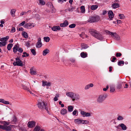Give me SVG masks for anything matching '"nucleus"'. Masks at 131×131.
I'll use <instances>...</instances> for the list:
<instances>
[{
  "label": "nucleus",
  "instance_id": "f8f14e48",
  "mask_svg": "<svg viewBox=\"0 0 131 131\" xmlns=\"http://www.w3.org/2000/svg\"><path fill=\"white\" fill-rule=\"evenodd\" d=\"M68 21L67 20H65L63 23L60 24V25L61 27H65L68 25Z\"/></svg>",
  "mask_w": 131,
  "mask_h": 131
},
{
  "label": "nucleus",
  "instance_id": "f3484780",
  "mask_svg": "<svg viewBox=\"0 0 131 131\" xmlns=\"http://www.w3.org/2000/svg\"><path fill=\"white\" fill-rule=\"evenodd\" d=\"M93 83H90V84H88L85 86L84 89L85 90H87L90 88V87H93Z\"/></svg>",
  "mask_w": 131,
  "mask_h": 131
},
{
  "label": "nucleus",
  "instance_id": "58836bf2",
  "mask_svg": "<svg viewBox=\"0 0 131 131\" xmlns=\"http://www.w3.org/2000/svg\"><path fill=\"white\" fill-rule=\"evenodd\" d=\"M81 119H75L74 122L75 123L79 124L81 123Z\"/></svg>",
  "mask_w": 131,
  "mask_h": 131
},
{
  "label": "nucleus",
  "instance_id": "603ef678",
  "mask_svg": "<svg viewBox=\"0 0 131 131\" xmlns=\"http://www.w3.org/2000/svg\"><path fill=\"white\" fill-rule=\"evenodd\" d=\"M39 3L42 5H44L45 4V3L44 1L43 0H39Z\"/></svg>",
  "mask_w": 131,
  "mask_h": 131
},
{
  "label": "nucleus",
  "instance_id": "338daca9",
  "mask_svg": "<svg viewBox=\"0 0 131 131\" xmlns=\"http://www.w3.org/2000/svg\"><path fill=\"white\" fill-rule=\"evenodd\" d=\"M121 20H117L116 21V22L118 24H120L121 23Z\"/></svg>",
  "mask_w": 131,
  "mask_h": 131
},
{
  "label": "nucleus",
  "instance_id": "39448f33",
  "mask_svg": "<svg viewBox=\"0 0 131 131\" xmlns=\"http://www.w3.org/2000/svg\"><path fill=\"white\" fill-rule=\"evenodd\" d=\"M106 97V95L104 94L99 95L97 100V103H102L105 100Z\"/></svg>",
  "mask_w": 131,
  "mask_h": 131
},
{
  "label": "nucleus",
  "instance_id": "412c9836",
  "mask_svg": "<svg viewBox=\"0 0 131 131\" xmlns=\"http://www.w3.org/2000/svg\"><path fill=\"white\" fill-rule=\"evenodd\" d=\"M112 6L114 8H116L119 7V5L117 3H114L112 4Z\"/></svg>",
  "mask_w": 131,
  "mask_h": 131
},
{
  "label": "nucleus",
  "instance_id": "680f3d73",
  "mask_svg": "<svg viewBox=\"0 0 131 131\" xmlns=\"http://www.w3.org/2000/svg\"><path fill=\"white\" fill-rule=\"evenodd\" d=\"M109 86L108 85L107 86H106V88H104L103 89V90L104 91H106L107 89L108 88Z\"/></svg>",
  "mask_w": 131,
  "mask_h": 131
},
{
  "label": "nucleus",
  "instance_id": "4c0bfd02",
  "mask_svg": "<svg viewBox=\"0 0 131 131\" xmlns=\"http://www.w3.org/2000/svg\"><path fill=\"white\" fill-rule=\"evenodd\" d=\"M22 87L23 89L24 90H27V91H29V88L27 86L25 85L22 84Z\"/></svg>",
  "mask_w": 131,
  "mask_h": 131
},
{
  "label": "nucleus",
  "instance_id": "423d86ee",
  "mask_svg": "<svg viewBox=\"0 0 131 131\" xmlns=\"http://www.w3.org/2000/svg\"><path fill=\"white\" fill-rule=\"evenodd\" d=\"M18 45V44L16 45L13 48V51L14 53H16L17 51L20 53L23 52V49L19 47Z\"/></svg>",
  "mask_w": 131,
  "mask_h": 131
},
{
  "label": "nucleus",
  "instance_id": "5fc2aeb1",
  "mask_svg": "<svg viewBox=\"0 0 131 131\" xmlns=\"http://www.w3.org/2000/svg\"><path fill=\"white\" fill-rule=\"evenodd\" d=\"M15 29L14 27H12L11 30L10 32H14L15 31Z\"/></svg>",
  "mask_w": 131,
  "mask_h": 131
},
{
  "label": "nucleus",
  "instance_id": "4468645a",
  "mask_svg": "<svg viewBox=\"0 0 131 131\" xmlns=\"http://www.w3.org/2000/svg\"><path fill=\"white\" fill-rule=\"evenodd\" d=\"M14 126L12 125H10L8 126H5V130L6 131H9L11 130V128Z\"/></svg>",
  "mask_w": 131,
  "mask_h": 131
},
{
  "label": "nucleus",
  "instance_id": "ea45409f",
  "mask_svg": "<svg viewBox=\"0 0 131 131\" xmlns=\"http://www.w3.org/2000/svg\"><path fill=\"white\" fill-rule=\"evenodd\" d=\"M44 40L46 42H48L50 40V38L48 37H44Z\"/></svg>",
  "mask_w": 131,
  "mask_h": 131
},
{
  "label": "nucleus",
  "instance_id": "f704fd0d",
  "mask_svg": "<svg viewBox=\"0 0 131 131\" xmlns=\"http://www.w3.org/2000/svg\"><path fill=\"white\" fill-rule=\"evenodd\" d=\"M13 45V44L12 43H9L7 45V48L8 50H10L11 49V48Z\"/></svg>",
  "mask_w": 131,
  "mask_h": 131
},
{
  "label": "nucleus",
  "instance_id": "6e6d98bb",
  "mask_svg": "<svg viewBox=\"0 0 131 131\" xmlns=\"http://www.w3.org/2000/svg\"><path fill=\"white\" fill-rule=\"evenodd\" d=\"M26 45L27 47H29L30 46L29 42H27L26 43Z\"/></svg>",
  "mask_w": 131,
  "mask_h": 131
},
{
  "label": "nucleus",
  "instance_id": "0eeeda50",
  "mask_svg": "<svg viewBox=\"0 0 131 131\" xmlns=\"http://www.w3.org/2000/svg\"><path fill=\"white\" fill-rule=\"evenodd\" d=\"M16 62H15L13 63V64L14 66H23V62L20 59L17 57L16 58Z\"/></svg>",
  "mask_w": 131,
  "mask_h": 131
},
{
  "label": "nucleus",
  "instance_id": "393cba45",
  "mask_svg": "<svg viewBox=\"0 0 131 131\" xmlns=\"http://www.w3.org/2000/svg\"><path fill=\"white\" fill-rule=\"evenodd\" d=\"M22 34L23 37L26 38H28V35L27 33L25 31H23L22 32Z\"/></svg>",
  "mask_w": 131,
  "mask_h": 131
},
{
  "label": "nucleus",
  "instance_id": "c85d7f7f",
  "mask_svg": "<svg viewBox=\"0 0 131 131\" xmlns=\"http://www.w3.org/2000/svg\"><path fill=\"white\" fill-rule=\"evenodd\" d=\"M30 71V73L31 75H36L37 74L36 71H34L33 68H31Z\"/></svg>",
  "mask_w": 131,
  "mask_h": 131
},
{
  "label": "nucleus",
  "instance_id": "2f4dec72",
  "mask_svg": "<svg viewBox=\"0 0 131 131\" xmlns=\"http://www.w3.org/2000/svg\"><path fill=\"white\" fill-rule=\"evenodd\" d=\"M42 45L41 42H37L36 45V47L37 48H40L41 47Z\"/></svg>",
  "mask_w": 131,
  "mask_h": 131
},
{
  "label": "nucleus",
  "instance_id": "9b49d317",
  "mask_svg": "<svg viewBox=\"0 0 131 131\" xmlns=\"http://www.w3.org/2000/svg\"><path fill=\"white\" fill-rule=\"evenodd\" d=\"M108 15L109 18H110V20H112L114 17V14L112 10H110L108 13Z\"/></svg>",
  "mask_w": 131,
  "mask_h": 131
},
{
  "label": "nucleus",
  "instance_id": "a18cd8bd",
  "mask_svg": "<svg viewBox=\"0 0 131 131\" xmlns=\"http://www.w3.org/2000/svg\"><path fill=\"white\" fill-rule=\"evenodd\" d=\"M124 64V62L123 61H120L118 62V64L119 66H121L122 64L123 65Z\"/></svg>",
  "mask_w": 131,
  "mask_h": 131
},
{
  "label": "nucleus",
  "instance_id": "de8ad7c7",
  "mask_svg": "<svg viewBox=\"0 0 131 131\" xmlns=\"http://www.w3.org/2000/svg\"><path fill=\"white\" fill-rule=\"evenodd\" d=\"M6 42H0V46L2 47L6 45Z\"/></svg>",
  "mask_w": 131,
  "mask_h": 131
},
{
  "label": "nucleus",
  "instance_id": "72a5a7b5",
  "mask_svg": "<svg viewBox=\"0 0 131 131\" xmlns=\"http://www.w3.org/2000/svg\"><path fill=\"white\" fill-rule=\"evenodd\" d=\"M74 97L76 100H79L80 97L79 95L78 94H75L74 93Z\"/></svg>",
  "mask_w": 131,
  "mask_h": 131
},
{
  "label": "nucleus",
  "instance_id": "1a4fd4ad",
  "mask_svg": "<svg viewBox=\"0 0 131 131\" xmlns=\"http://www.w3.org/2000/svg\"><path fill=\"white\" fill-rule=\"evenodd\" d=\"M35 26V24L28 23L25 24L24 27L26 28H31Z\"/></svg>",
  "mask_w": 131,
  "mask_h": 131
},
{
  "label": "nucleus",
  "instance_id": "052dcab7",
  "mask_svg": "<svg viewBox=\"0 0 131 131\" xmlns=\"http://www.w3.org/2000/svg\"><path fill=\"white\" fill-rule=\"evenodd\" d=\"M27 12H22L20 14V15L21 16H23L24 14H26Z\"/></svg>",
  "mask_w": 131,
  "mask_h": 131
},
{
  "label": "nucleus",
  "instance_id": "f257e3e1",
  "mask_svg": "<svg viewBox=\"0 0 131 131\" xmlns=\"http://www.w3.org/2000/svg\"><path fill=\"white\" fill-rule=\"evenodd\" d=\"M89 32L92 36L99 40H102L103 38L102 35L95 29H90Z\"/></svg>",
  "mask_w": 131,
  "mask_h": 131
},
{
  "label": "nucleus",
  "instance_id": "aec40b11",
  "mask_svg": "<svg viewBox=\"0 0 131 131\" xmlns=\"http://www.w3.org/2000/svg\"><path fill=\"white\" fill-rule=\"evenodd\" d=\"M80 56L82 58H85L87 57V54L86 52H82L81 53Z\"/></svg>",
  "mask_w": 131,
  "mask_h": 131
},
{
  "label": "nucleus",
  "instance_id": "e2e57ef3",
  "mask_svg": "<svg viewBox=\"0 0 131 131\" xmlns=\"http://www.w3.org/2000/svg\"><path fill=\"white\" fill-rule=\"evenodd\" d=\"M116 58L114 57L112 58V59L111 60V61L112 62H115V60H116Z\"/></svg>",
  "mask_w": 131,
  "mask_h": 131
},
{
  "label": "nucleus",
  "instance_id": "49530a36",
  "mask_svg": "<svg viewBox=\"0 0 131 131\" xmlns=\"http://www.w3.org/2000/svg\"><path fill=\"white\" fill-rule=\"evenodd\" d=\"M59 97V94H57L56 95V96H55L53 99L54 101H57L58 100V97Z\"/></svg>",
  "mask_w": 131,
  "mask_h": 131
},
{
  "label": "nucleus",
  "instance_id": "79ce46f5",
  "mask_svg": "<svg viewBox=\"0 0 131 131\" xmlns=\"http://www.w3.org/2000/svg\"><path fill=\"white\" fill-rule=\"evenodd\" d=\"M23 55H22V56L23 57H28L29 56V54L26 52H23Z\"/></svg>",
  "mask_w": 131,
  "mask_h": 131
},
{
  "label": "nucleus",
  "instance_id": "13d9d810",
  "mask_svg": "<svg viewBox=\"0 0 131 131\" xmlns=\"http://www.w3.org/2000/svg\"><path fill=\"white\" fill-rule=\"evenodd\" d=\"M3 124H4V126H5V125H8V123L7 122L5 121H4L3 122Z\"/></svg>",
  "mask_w": 131,
  "mask_h": 131
},
{
  "label": "nucleus",
  "instance_id": "0e129e2a",
  "mask_svg": "<svg viewBox=\"0 0 131 131\" xmlns=\"http://www.w3.org/2000/svg\"><path fill=\"white\" fill-rule=\"evenodd\" d=\"M81 123H82V124H85V120H83L82 119H81Z\"/></svg>",
  "mask_w": 131,
  "mask_h": 131
},
{
  "label": "nucleus",
  "instance_id": "6e6552de",
  "mask_svg": "<svg viewBox=\"0 0 131 131\" xmlns=\"http://www.w3.org/2000/svg\"><path fill=\"white\" fill-rule=\"evenodd\" d=\"M35 125L36 122L33 121L29 122L27 124L29 128H33L34 127Z\"/></svg>",
  "mask_w": 131,
  "mask_h": 131
},
{
  "label": "nucleus",
  "instance_id": "6ab92c4d",
  "mask_svg": "<svg viewBox=\"0 0 131 131\" xmlns=\"http://www.w3.org/2000/svg\"><path fill=\"white\" fill-rule=\"evenodd\" d=\"M49 50L48 49H46L44 50L42 52V54L43 56H45L47 53L49 52Z\"/></svg>",
  "mask_w": 131,
  "mask_h": 131
},
{
  "label": "nucleus",
  "instance_id": "20e7f679",
  "mask_svg": "<svg viewBox=\"0 0 131 131\" xmlns=\"http://www.w3.org/2000/svg\"><path fill=\"white\" fill-rule=\"evenodd\" d=\"M100 19V18L99 16H95L90 17L88 20V21L90 23H93L98 21Z\"/></svg>",
  "mask_w": 131,
  "mask_h": 131
},
{
  "label": "nucleus",
  "instance_id": "7c9ffc66",
  "mask_svg": "<svg viewBox=\"0 0 131 131\" xmlns=\"http://www.w3.org/2000/svg\"><path fill=\"white\" fill-rule=\"evenodd\" d=\"M40 127L38 126L37 125L34 129L33 131H39Z\"/></svg>",
  "mask_w": 131,
  "mask_h": 131
},
{
  "label": "nucleus",
  "instance_id": "4be33fe9",
  "mask_svg": "<svg viewBox=\"0 0 131 131\" xmlns=\"http://www.w3.org/2000/svg\"><path fill=\"white\" fill-rule=\"evenodd\" d=\"M119 125L122 128V130H125L126 129L127 127L124 124H121Z\"/></svg>",
  "mask_w": 131,
  "mask_h": 131
},
{
  "label": "nucleus",
  "instance_id": "a19ab883",
  "mask_svg": "<svg viewBox=\"0 0 131 131\" xmlns=\"http://www.w3.org/2000/svg\"><path fill=\"white\" fill-rule=\"evenodd\" d=\"M16 11V10L15 9H12L11 10L10 14L12 16H13V15H15Z\"/></svg>",
  "mask_w": 131,
  "mask_h": 131
},
{
  "label": "nucleus",
  "instance_id": "e433bc0d",
  "mask_svg": "<svg viewBox=\"0 0 131 131\" xmlns=\"http://www.w3.org/2000/svg\"><path fill=\"white\" fill-rule=\"evenodd\" d=\"M110 91L111 92H113L115 90V87H114L112 86H110Z\"/></svg>",
  "mask_w": 131,
  "mask_h": 131
},
{
  "label": "nucleus",
  "instance_id": "4d7b16f0",
  "mask_svg": "<svg viewBox=\"0 0 131 131\" xmlns=\"http://www.w3.org/2000/svg\"><path fill=\"white\" fill-rule=\"evenodd\" d=\"M5 126L0 125V129H2L3 130H5Z\"/></svg>",
  "mask_w": 131,
  "mask_h": 131
},
{
  "label": "nucleus",
  "instance_id": "8fccbe9b",
  "mask_svg": "<svg viewBox=\"0 0 131 131\" xmlns=\"http://www.w3.org/2000/svg\"><path fill=\"white\" fill-rule=\"evenodd\" d=\"M117 119L118 120H122L124 118L122 116L119 115L118 116Z\"/></svg>",
  "mask_w": 131,
  "mask_h": 131
},
{
  "label": "nucleus",
  "instance_id": "c03bdc74",
  "mask_svg": "<svg viewBox=\"0 0 131 131\" xmlns=\"http://www.w3.org/2000/svg\"><path fill=\"white\" fill-rule=\"evenodd\" d=\"M81 12L82 13H84L85 12V9L84 6H82L81 7Z\"/></svg>",
  "mask_w": 131,
  "mask_h": 131
},
{
  "label": "nucleus",
  "instance_id": "7ed1b4c3",
  "mask_svg": "<svg viewBox=\"0 0 131 131\" xmlns=\"http://www.w3.org/2000/svg\"><path fill=\"white\" fill-rule=\"evenodd\" d=\"M105 32L107 34L110 35L111 37L117 40H120V37L116 32H112L107 30H106Z\"/></svg>",
  "mask_w": 131,
  "mask_h": 131
},
{
  "label": "nucleus",
  "instance_id": "c756f323",
  "mask_svg": "<svg viewBox=\"0 0 131 131\" xmlns=\"http://www.w3.org/2000/svg\"><path fill=\"white\" fill-rule=\"evenodd\" d=\"M17 119L15 116H14L13 117V120L11 121L12 123L14 124H16V122Z\"/></svg>",
  "mask_w": 131,
  "mask_h": 131
},
{
  "label": "nucleus",
  "instance_id": "bf43d9fd",
  "mask_svg": "<svg viewBox=\"0 0 131 131\" xmlns=\"http://www.w3.org/2000/svg\"><path fill=\"white\" fill-rule=\"evenodd\" d=\"M77 110H74L73 112V113H72V114H73V115H75L77 113Z\"/></svg>",
  "mask_w": 131,
  "mask_h": 131
},
{
  "label": "nucleus",
  "instance_id": "f03ea898",
  "mask_svg": "<svg viewBox=\"0 0 131 131\" xmlns=\"http://www.w3.org/2000/svg\"><path fill=\"white\" fill-rule=\"evenodd\" d=\"M38 107L42 110H45L47 112H49L47 106V104L45 102L42 101L39 102L37 104Z\"/></svg>",
  "mask_w": 131,
  "mask_h": 131
},
{
  "label": "nucleus",
  "instance_id": "a211bd4d",
  "mask_svg": "<svg viewBox=\"0 0 131 131\" xmlns=\"http://www.w3.org/2000/svg\"><path fill=\"white\" fill-rule=\"evenodd\" d=\"M125 83V82H123L118 83L117 85V88L118 89H121L122 87V85L124 84Z\"/></svg>",
  "mask_w": 131,
  "mask_h": 131
},
{
  "label": "nucleus",
  "instance_id": "5701e85b",
  "mask_svg": "<svg viewBox=\"0 0 131 131\" xmlns=\"http://www.w3.org/2000/svg\"><path fill=\"white\" fill-rule=\"evenodd\" d=\"M0 102L5 104H9V102L5 101L4 99H0Z\"/></svg>",
  "mask_w": 131,
  "mask_h": 131
},
{
  "label": "nucleus",
  "instance_id": "9d476101",
  "mask_svg": "<svg viewBox=\"0 0 131 131\" xmlns=\"http://www.w3.org/2000/svg\"><path fill=\"white\" fill-rule=\"evenodd\" d=\"M81 114L83 116L89 117L91 116V114L90 113L86 112L83 111H81Z\"/></svg>",
  "mask_w": 131,
  "mask_h": 131
},
{
  "label": "nucleus",
  "instance_id": "2eb2a0df",
  "mask_svg": "<svg viewBox=\"0 0 131 131\" xmlns=\"http://www.w3.org/2000/svg\"><path fill=\"white\" fill-rule=\"evenodd\" d=\"M42 86H44L45 85L47 86H50L51 84L50 82H48L47 81H42Z\"/></svg>",
  "mask_w": 131,
  "mask_h": 131
},
{
  "label": "nucleus",
  "instance_id": "ddd939ff",
  "mask_svg": "<svg viewBox=\"0 0 131 131\" xmlns=\"http://www.w3.org/2000/svg\"><path fill=\"white\" fill-rule=\"evenodd\" d=\"M66 95L71 98H73V97L74 93L72 92H68L66 93Z\"/></svg>",
  "mask_w": 131,
  "mask_h": 131
},
{
  "label": "nucleus",
  "instance_id": "cd10ccee",
  "mask_svg": "<svg viewBox=\"0 0 131 131\" xmlns=\"http://www.w3.org/2000/svg\"><path fill=\"white\" fill-rule=\"evenodd\" d=\"M67 113V110L64 108L62 109L60 112L61 114L62 115H64Z\"/></svg>",
  "mask_w": 131,
  "mask_h": 131
},
{
  "label": "nucleus",
  "instance_id": "37998d69",
  "mask_svg": "<svg viewBox=\"0 0 131 131\" xmlns=\"http://www.w3.org/2000/svg\"><path fill=\"white\" fill-rule=\"evenodd\" d=\"M32 53L34 55H35L36 54V51L34 49H30Z\"/></svg>",
  "mask_w": 131,
  "mask_h": 131
},
{
  "label": "nucleus",
  "instance_id": "b1692460",
  "mask_svg": "<svg viewBox=\"0 0 131 131\" xmlns=\"http://www.w3.org/2000/svg\"><path fill=\"white\" fill-rule=\"evenodd\" d=\"M9 36H7L6 37L1 38L0 39V41H6L9 39Z\"/></svg>",
  "mask_w": 131,
  "mask_h": 131
},
{
  "label": "nucleus",
  "instance_id": "774afa93",
  "mask_svg": "<svg viewBox=\"0 0 131 131\" xmlns=\"http://www.w3.org/2000/svg\"><path fill=\"white\" fill-rule=\"evenodd\" d=\"M41 38H39L38 39V41L37 42H41Z\"/></svg>",
  "mask_w": 131,
  "mask_h": 131
},
{
  "label": "nucleus",
  "instance_id": "dca6fc26",
  "mask_svg": "<svg viewBox=\"0 0 131 131\" xmlns=\"http://www.w3.org/2000/svg\"><path fill=\"white\" fill-rule=\"evenodd\" d=\"M61 28L59 26H55L51 28L52 30L54 31H56L58 30H60Z\"/></svg>",
  "mask_w": 131,
  "mask_h": 131
},
{
  "label": "nucleus",
  "instance_id": "69168bd1",
  "mask_svg": "<svg viewBox=\"0 0 131 131\" xmlns=\"http://www.w3.org/2000/svg\"><path fill=\"white\" fill-rule=\"evenodd\" d=\"M24 30V29L23 28L20 27L19 28V31H23Z\"/></svg>",
  "mask_w": 131,
  "mask_h": 131
},
{
  "label": "nucleus",
  "instance_id": "473e14b6",
  "mask_svg": "<svg viewBox=\"0 0 131 131\" xmlns=\"http://www.w3.org/2000/svg\"><path fill=\"white\" fill-rule=\"evenodd\" d=\"M118 16L120 17L119 18L121 19H124L125 18V16L123 14H119Z\"/></svg>",
  "mask_w": 131,
  "mask_h": 131
},
{
  "label": "nucleus",
  "instance_id": "09e8293b",
  "mask_svg": "<svg viewBox=\"0 0 131 131\" xmlns=\"http://www.w3.org/2000/svg\"><path fill=\"white\" fill-rule=\"evenodd\" d=\"M76 26V25L74 24H72L69 26V27L70 28H73Z\"/></svg>",
  "mask_w": 131,
  "mask_h": 131
},
{
  "label": "nucleus",
  "instance_id": "a878e982",
  "mask_svg": "<svg viewBox=\"0 0 131 131\" xmlns=\"http://www.w3.org/2000/svg\"><path fill=\"white\" fill-rule=\"evenodd\" d=\"M98 7V6L96 5H92L91 7V10H94L96 9Z\"/></svg>",
  "mask_w": 131,
  "mask_h": 131
},
{
  "label": "nucleus",
  "instance_id": "864d4df0",
  "mask_svg": "<svg viewBox=\"0 0 131 131\" xmlns=\"http://www.w3.org/2000/svg\"><path fill=\"white\" fill-rule=\"evenodd\" d=\"M25 21H23L21 23H20L19 25V27H20L21 26H23L24 24L25 23Z\"/></svg>",
  "mask_w": 131,
  "mask_h": 131
},
{
  "label": "nucleus",
  "instance_id": "bb28decb",
  "mask_svg": "<svg viewBox=\"0 0 131 131\" xmlns=\"http://www.w3.org/2000/svg\"><path fill=\"white\" fill-rule=\"evenodd\" d=\"M81 49H86L88 47L87 45L84 43L81 44Z\"/></svg>",
  "mask_w": 131,
  "mask_h": 131
},
{
  "label": "nucleus",
  "instance_id": "c9c22d12",
  "mask_svg": "<svg viewBox=\"0 0 131 131\" xmlns=\"http://www.w3.org/2000/svg\"><path fill=\"white\" fill-rule=\"evenodd\" d=\"M68 111L71 112L73 111V107L72 106H69L68 107Z\"/></svg>",
  "mask_w": 131,
  "mask_h": 131
},
{
  "label": "nucleus",
  "instance_id": "3c124183",
  "mask_svg": "<svg viewBox=\"0 0 131 131\" xmlns=\"http://www.w3.org/2000/svg\"><path fill=\"white\" fill-rule=\"evenodd\" d=\"M122 55L121 53H120L117 52L116 53L115 56L116 57H121Z\"/></svg>",
  "mask_w": 131,
  "mask_h": 131
}]
</instances>
